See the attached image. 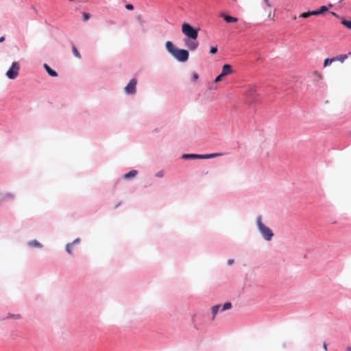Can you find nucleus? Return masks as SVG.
<instances>
[{
	"label": "nucleus",
	"instance_id": "f257e3e1",
	"mask_svg": "<svg viewBox=\"0 0 351 351\" xmlns=\"http://www.w3.org/2000/svg\"><path fill=\"white\" fill-rule=\"evenodd\" d=\"M165 47L168 52L180 62H186L188 60L189 54L187 50L176 48L175 45L171 41H167Z\"/></svg>",
	"mask_w": 351,
	"mask_h": 351
},
{
	"label": "nucleus",
	"instance_id": "f03ea898",
	"mask_svg": "<svg viewBox=\"0 0 351 351\" xmlns=\"http://www.w3.org/2000/svg\"><path fill=\"white\" fill-rule=\"evenodd\" d=\"M182 32L186 36V39L197 40L198 36V30L194 29L188 23H183L182 25Z\"/></svg>",
	"mask_w": 351,
	"mask_h": 351
},
{
	"label": "nucleus",
	"instance_id": "7ed1b4c3",
	"mask_svg": "<svg viewBox=\"0 0 351 351\" xmlns=\"http://www.w3.org/2000/svg\"><path fill=\"white\" fill-rule=\"evenodd\" d=\"M257 226L258 228L259 231L261 232L262 235L263 236L264 239L267 241H270L271 238L274 236V234L269 228L265 226L261 221V217H258L257 218Z\"/></svg>",
	"mask_w": 351,
	"mask_h": 351
},
{
	"label": "nucleus",
	"instance_id": "20e7f679",
	"mask_svg": "<svg viewBox=\"0 0 351 351\" xmlns=\"http://www.w3.org/2000/svg\"><path fill=\"white\" fill-rule=\"evenodd\" d=\"M222 154L221 153H214V154H184L182 156V158L184 159H208L212 158L217 156H221Z\"/></svg>",
	"mask_w": 351,
	"mask_h": 351
},
{
	"label": "nucleus",
	"instance_id": "39448f33",
	"mask_svg": "<svg viewBox=\"0 0 351 351\" xmlns=\"http://www.w3.org/2000/svg\"><path fill=\"white\" fill-rule=\"evenodd\" d=\"M19 64L17 62H13L10 69L7 71L6 76L9 79H15L19 75Z\"/></svg>",
	"mask_w": 351,
	"mask_h": 351
},
{
	"label": "nucleus",
	"instance_id": "423d86ee",
	"mask_svg": "<svg viewBox=\"0 0 351 351\" xmlns=\"http://www.w3.org/2000/svg\"><path fill=\"white\" fill-rule=\"evenodd\" d=\"M246 100L248 103L252 104L256 102L258 99V95L254 88H250L245 93Z\"/></svg>",
	"mask_w": 351,
	"mask_h": 351
},
{
	"label": "nucleus",
	"instance_id": "0eeeda50",
	"mask_svg": "<svg viewBox=\"0 0 351 351\" xmlns=\"http://www.w3.org/2000/svg\"><path fill=\"white\" fill-rule=\"evenodd\" d=\"M137 81L136 79H132L128 85L125 87V91L128 94H134L136 92V85Z\"/></svg>",
	"mask_w": 351,
	"mask_h": 351
},
{
	"label": "nucleus",
	"instance_id": "6e6552de",
	"mask_svg": "<svg viewBox=\"0 0 351 351\" xmlns=\"http://www.w3.org/2000/svg\"><path fill=\"white\" fill-rule=\"evenodd\" d=\"M184 41L186 47L191 51L195 50L199 45V43L196 40H191L188 38L184 39Z\"/></svg>",
	"mask_w": 351,
	"mask_h": 351
},
{
	"label": "nucleus",
	"instance_id": "1a4fd4ad",
	"mask_svg": "<svg viewBox=\"0 0 351 351\" xmlns=\"http://www.w3.org/2000/svg\"><path fill=\"white\" fill-rule=\"evenodd\" d=\"M232 73V66L230 64H224L222 67L221 73L223 75L226 76Z\"/></svg>",
	"mask_w": 351,
	"mask_h": 351
},
{
	"label": "nucleus",
	"instance_id": "9d476101",
	"mask_svg": "<svg viewBox=\"0 0 351 351\" xmlns=\"http://www.w3.org/2000/svg\"><path fill=\"white\" fill-rule=\"evenodd\" d=\"M43 67L49 75L52 77L58 76V73L55 71L51 69L47 64H44Z\"/></svg>",
	"mask_w": 351,
	"mask_h": 351
},
{
	"label": "nucleus",
	"instance_id": "9b49d317",
	"mask_svg": "<svg viewBox=\"0 0 351 351\" xmlns=\"http://www.w3.org/2000/svg\"><path fill=\"white\" fill-rule=\"evenodd\" d=\"M348 56H351V52H349L348 54L339 55L336 57L332 58L335 61H340L341 62H343L346 59L348 58Z\"/></svg>",
	"mask_w": 351,
	"mask_h": 351
},
{
	"label": "nucleus",
	"instance_id": "f8f14e48",
	"mask_svg": "<svg viewBox=\"0 0 351 351\" xmlns=\"http://www.w3.org/2000/svg\"><path fill=\"white\" fill-rule=\"evenodd\" d=\"M221 16L224 19V20L227 23H234L238 21L237 18H235V17H233V16H231L229 15H226L225 14H221Z\"/></svg>",
	"mask_w": 351,
	"mask_h": 351
},
{
	"label": "nucleus",
	"instance_id": "ddd939ff",
	"mask_svg": "<svg viewBox=\"0 0 351 351\" xmlns=\"http://www.w3.org/2000/svg\"><path fill=\"white\" fill-rule=\"evenodd\" d=\"M28 245L33 247H42V245L36 240L30 241Z\"/></svg>",
	"mask_w": 351,
	"mask_h": 351
},
{
	"label": "nucleus",
	"instance_id": "4468645a",
	"mask_svg": "<svg viewBox=\"0 0 351 351\" xmlns=\"http://www.w3.org/2000/svg\"><path fill=\"white\" fill-rule=\"evenodd\" d=\"M136 174H137L136 170H132L130 172H128V173H125L123 177L125 179H128V178H133V177L136 176Z\"/></svg>",
	"mask_w": 351,
	"mask_h": 351
},
{
	"label": "nucleus",
	"instance_id": "2eb2a0df",
	"mask_svg": "<svg viewBox=\"0 0 351 351\" xmlns=\"http://www.w3.org/2000/svg\"><path fill=\"white\" fill-rule=\"evenodd\" d=\"M220 308H221V306L220 305H215V306H213L212 307V314H213V318L217 314V313L219 312Z\"/></svg>",
	"mask_w": 351,
	"mask_h": 351
},
{
	"label": "nucleus",
	"instance_id": "dca6fc26",
	"mask_svg": "<svg viewBox=\"0 0 351 351\" xmlns=\"http://www.w3.org/2000/svg\"><path fill=\"white\" fill-rule=\"evenodd\" d=\"M79 242V239H76L73 243H69L66 245V252L69 254H72V249H71V247H72V245L75 243H77Z\"/></svg>",
	"mask_w": 351,
	"mask_h": 351
},
{
	"label": "nucleus",
	"instance_id": "f3484780",
	"mask_svg": "<svg viewBox=\"0 0 351 351\" xmlns=\"http://www.w3.org/2000/svg\"><path fill=\"white\" fill-rule=\"evenodd\" d=\"M341 24L346 27L348 29H351V21L343 19L341 21Z\"/></svg>",
	"mask_w": 351,
	"mask_h": 351
},
{
	"label": "nucleus",
	"instance_id": "a211bd4d",
	"mask_svg": "<svg viewBox=\"0 0 351 351\" xmlns=\"http://www.w3.org/2000/svg\"><path fill=\"white\" fill-rule=\"evenodd\" d=\"M232 307V304L230 302H226L223 304V307L221 309V311H223L228 309H230Z\"/></svg>",
	"mask_w": 351,
	"mask_h": 351
},
{
	"label": "nucleus",
	"instance_id": "6ab92c4d",
	"mask_svg": "<svg viewBox=\"0 0 351 351\" xmlns=\"http://www.w3.org/2000/svg\"><path fill=\"white\" fill-rule=\"evenodd\" d=\"M333 62H335V59H332V58H326L324 62V66L326 67Z\"/></svg>",
	"mask_w": 351,
	"mask_h": 351
},
{
	"label": "nucleus",
	"instance_id": "aec40b11",
	"mask_svg": "<svg viewBox=\"0 0 351 351\" xmlns=\"http://www.w3.org/2000/svg\"><path fill=\"white\" fill-rule=\"evenodd\" d=\"M72 51H73V55L75 57H77L78 58H80V54L79 51H77V48L75 47H72Z\"/></svg>",
	"mask_w": 351,
	"mask_h": 351
},
{
	"label": "nucleus",
	"instance_id": "412c9836",
	"mask_svg": "<svg viewBox=\"0 0 351 351\" xmlns=\"http://www.w3.org/2000/svg\"><path fill=\"white\" fill-rule=\"evenodd\" d=\"M319 10V14L324 13V12L327 11L328 10V8L326 6H322L320 7V8L318 10Z\"/></svg>",
	"mask_w": 351,
	"mask_h": 351
},
{
	"label": "nucleus",
	"instance_id": "4be33fe9",
	"mask_svg": "<svg viewBox=\"0 0 351 351\" xmlns=\"http://www.w3.org/2000/svg\"><path fill=\"white\" fill-rule=\"evenodd\" d=\"M311 14H310V12H303L300 15V18H307L308 16H310Z\"/></svg>",
	"mask_w": 351,
	"mask_h": 351
},
{
	"label": "nucleus",
	"instance_id": "5701e85b",
	"mask_svg": "<svg viewBox=\"0 0 351 351\" xmlns=\"http://www.w3.org/2000/svg\"><path fill=\"white\" fill-rule=\"evenodd\" d=\"M217 52V46L215 47H211L210 49V53L211 54H215Z\"/></svg>",
	"mask_w": 351,
	"mask_h": 351
},
{
	"label": "nucleus",
	"instance_id": "b1692460",
	"mask_svg": "<svg viewBox=\"0 0 351 351\" xmlns=\"http://www.w3.org/2000/svg\"><path fill=\"white\" fill-rule=\"evenodd\" d=\"M223 77H225V76H224V75H223V74L221 73V74H220V75H219L215 78V82H220V81L223 79Z\"/></svg>",
	"mask_w": 351,
	"mask_h": 351
},
{
	"label": "nucleus",
	"instance_id": "393cba45",
	"mask_svg": "<svg viewBox=\"0 0 351 351\" xmlns=\"http://www.w3.org/2000/svg\"><path fill=\"white\" fill-rule=\"evenodd\" d=\"M90 19V15L88 13L84 12L83 14V20L84 21H88Z\"/></svg>",
	"mask_w": 351,
	"mask_h": 351
},
{
	"label": "nucleus",
	"instance_id": "a878e982",
	"mask_svg": "<svg viewBox=\"0 0 351 351\" xmlns=\"http://www.w3.org/2000/svg\"><path fill=\"white\" fill-rule=\"evenodd\" d=\"M198 79V75L196 73H193L192 75V80L195 82Z\"/></svg>",
	"mask_w": 351,
	"mask_h": 351
},
{
	"label": "nucleus",
	"instance_id": "bb28decb",
	"mask_svg": "<svg viewBox=\"0 0 351 351\" xmlns=\"http://www.w3.org/2000/svg\"><path fill=\"white\" fill-rule=\"evenodd\" d=\"M310 14L311 16L312 15H319V10H314V11H311L310 12Z\"/></svg>",
	"mask_w": 351,
	"mask_h": 351
},
{
	"label": "nucleus",
	"instance_id": "cd10ccee",
	"mask_svg": "<svg viewBox=\"0 0 351 351\" xmlns=\"http://www.w3.org/2000/svg\"><path fill=\"white\" fill-rule=\"evenodd\" d=\"M125 8L127 10H133L134 7H133V5L132 4H127L125 5Z\"/></svg>",
	"mask_w": 351,
	"mask_h": 351
},
{
	"label": "nucleus",
	"instance_id": "c85d7f7f",
	"mask_svg": "<svg viewBox=\"0 0 351 351\" xmlns=\"http://www.w3.org/2000/svg\"><path fill=\"white\" fill-rule=\"evenodd\" d=\"M156 176H157L158 177H162V176H163V172H162V171H159V172L156 174Z\"/></svg>",
	"mask_w": 351,
	"mask_h": 351
},
{
	"label": "nucleus",
	"instance_id": "c756f323",
	"mask_svg": "<svg viewBox=\"0 0 351 351\" xmlns=\"http://www.w3.org/2000/svg\"><path fill=\"white\" fill-rule=\"evenodd\" d=\"M208 173H209L208 170H203L202 172V173L204 175H207V174H208Z\"/></svg>",
	"mask_w": 351,
	"mask_h": 351
},
{
	"label": "nucleus",
	"instance_id": "7c9ffc66",
	"mask_svg": "<svg viewBox=\"0 0 351 351\" xmlns=\"http://www.w3.org/2000/svg\"><path fill=\"white\" fill-rule=\"evenodd\" d=\"M233 262H234V260H233V259H229V260H228V264L229 265H232V264L233 263Z\"/></svg>",
	"mask_w": 351,
	"mask_h": 351
},
{
	"label": "nucleus",
	"instance_id": "2f4dec72",
	"mask_svg": "<svg viewBox=\"0 0 351 351\" xmlns=\"http://www.w3.org/2000/svg\"><path fill=\"white\" fill-rule=\"evenodd\" d=\"M264 1L265 2V3H266L267 7H270L271 6V5H270V3L269 2V0H264Z\"/></svg>",
	"mask_w": 351,
	"mask_h": 351
},
{
	"label": "nucleus",
	"instance_id": "473e14b6",
	"mask_svg": "<svg viewBox=\"0 0 351 351\" xmlns=\"http://www.w3.org/2000/svg\"><path fill=\"white\" fill-rule=\"evenodd\" d=\"M323 348L327 350V344L325 342L323 343Z\"/></svg>",
	"mask_w": 351,
	"mask_h": 351
},
{
	"label": "nucleus",
	"instance_id": "72a5a7b5",
	"mask_svg": "<svg viewBox=\"0 0 351 351\" xmlns=\"http://www.w3.org/2000/svg\"><path fill=\"white\" fill-rule=\"evenodd\" d=\"M4 40H5V37L4 36L0 37V43L3 42Z\"/></svg>",
	"mask_w": 351,
	"mask_h": 351
},
{
	"label": "nucleus",
	"instance_id": "f704fd0d",
	"mask_svg": "<svg viewBox=\"0 0 351 351\" xmlns=\"http://www.w3.org/2000/svg\"><path fill=\"white\" fill-rule=\"evenodd\" d=\"M7 195L8 197H12V196L11 195H10V194H8V195Z\"/></svg>",
	"mask_w": 351,
	"mask_h": 351
},
{
	"label": "nucleus",
	"instance_id": "c9c22d12",
	"mask_svg": "<svg viewBox=\"0 0 351 351\" xmlns=\"http://www.w3.org/2000/svg\"><path fill=\"white\" fill-rule=\"evenodd\" d=\"M16 318H19V317H20V315H17L16 316Z\"/></svg>",
	"mask_w": 351,
	"mask_h": 351
}]
</instances>
